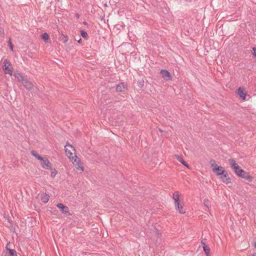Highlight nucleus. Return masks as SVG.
Masks as SVG:
<instances>
[{
	"label": "nucleus",
	"instance_id": "nucleus-1",
	"mask_svg": "<svg viewBox=\"0 0 256 256\" xmlns=\"http://www.w3.org/2000/svg\"><path fill=\"white\" fill-rule=\"evenodd\" d=\"M68 146L72 148L73 151H75V149L68 142H67L65 146V152L67 156L72 160L74 166L77 170H80L82 172L84 171V167L81 164L80 158H78L75 154H74V155L72 152L69 150L68 148H67Z\"/></svg>",
	"mask_w": 256,
	"mask_h": 256
},
{
	"label": "nucleus",
	"instance_id": "nucleus-2",
	"mask_svg": "<svg viewBox=\"0 0 256 256\" xmlns=\"http://www.w3.org/2000/svg\"><path fill=\"white\" fill-rule=\"evenodd\" d=\"M172 198L174 201V206L176 209L179 212L180 214H184L186 212L183 206L180 202V196L178 192H175L173 194Z\"/></svg>",
	"mask_w": 256,
	"mask_h": 256
},
{
	"label": "nucleus",
	"instance_id": "nucleus-3",
	"mask_svg": "<svg viewBox=\"0 0 256 256\" xmlns=\"http://www.w3.org/2000/svg\"><path fill=\"white\" fill-rule=\"evenodd\" d=\"M2 68L5 74H9L10 76L12 75L13 67L10 62L7 59L4 61Z\"/></svg>",
	"mask_w": 256,
	"mask_h": 256
},
{
	"label": "nucleus",
	"instance_id": "nucleus-4",
	"mask_svg": "<svg viewBox=\"0 0 256 256\" xmlns=\"http://www.w3.org/2000/svg\"><path fill=\"white\" fill-rule=\"evenodd\" d=\"M212 166V171L216 175L220 176L225 172L222 167L218 166L214 160H211L210 161Z\"/></svg>",
	"mask_w": 256,
	"mask_h": 256
},
{
	"label": "nucleus",
	"instance_id": "nucleus-5",
	"mask_svg": "<svg viewBox=\"0 0 256 256\" xmlns=\"http://www.w3.org/2000/svg\"><path fill=\"white\" fill-rule=\"evenodd\" d=\"M231 168L234 170L236 174L238 176L240 172H242V170L240 168L238 164L232 158L228 160Z\"/></svg>",
	"mask_w": 256,
	"mask_h": 256
},
{
	"label": "nucleus",
	"instance_id": "nucleus-6",
	"mask_svg": "<svg viewBox=\"0 0 256 256\" xmlns=\"http://www.w3.org/2000/svg\"><path fill=\"white\" fill-rule=\"evenodd\" d=\"M160 74L164 80H171L172 79L170 73L166 70H161Z\"/></svg>",
	"mask_w": 256,
	"mask_h": 256
},
{
	"label": "nucleus",
	"instance_id": "nucleus-7",
	"mask_svg": "<svg viewBox=\"0 0 256 256\" xmlns=\"http://www.w3.org/2000/svg\"><path fill=\"white\" fill-rule=\"evenodd\" d=\"M56 207L61 210V212L65 214H69V208L67 206L64 205L62 204L59 203L56 204Z\"/></svg>",
	"mask_w": 256,
	"mask_h": 256
},
{
	"label": "nucleus",
	"instance_id": "nucleus-8",
	"mask_svg": "<svg viewBox=\"0 0 256 256\" xmlns=\"http://www.w3.org/2000/svg\"><path fill=\"white\" fill-rule=\"evenodd\" d=\"M238 176L246 180L249 182H250L252 180V177L250 176V174L248 172L244 171L243 170L242 172L238 174Z\"/></svg>",
	"mask_w": 256,
	"mask_h": 256
},
{
	"label": "nucleus",
	"instance_id": "nucleus-9",
	"mask_svg": "<svg viewBox=\"0 0 256 256\" xmlns=\"http://www.w3.org/2000/svg\"><path fill=\"white\" fill-rule=\"evenodd\" d=\"M42 166L45 169L52 170V164L47 158H44L41 162Z\"/></svg>",
	"mask_w": 256,
	"mask_h": 256
},
{
	"label": "nucleus",
	"instance_id": "nucleus-10",
	"mask_svg": "<svg viewBox=\"0 0 256 256\" xmlns=\"http://www.w3.org/2000/svg\"><path fill=\"white\" fill-rule=\"evenodd\" d=\"M237 94L243 100L246 98V96L247 94L246 92H245V90L244 87H240L237 90Z\"/></svg>",
	"mask_w": 256,
	"mask_h": 256
},
{
	"label": "nucleus",
	"instance_id": "nucleus-11",
	"mask_svg": "<svg viewBox=\"0 0 256 256\" xmlns=\"http://www.w3.org/2000/svg\"><path fill=\"white\" fill-rule=\"evenodd\" d=\"M221 180L226 184H228L230 182V178L228 177V174L226 172H224L223 174L220 176Z\"/></svg>",
	"mask_w": 256,
	"mask_h": 256
},
{
	"label": "nucleus",
	"instance_id": "nucleus-12",
	"mask_svg": "<svg viewBox=\"0 0 256 256\" xmlns=\"http://www.w3.org/2000/svg\"><path fill=\"white\" fill-rule=\"evenodd\" d=\"M128 85L126 82H122L119 84L116 88V90L118 92H122L124 90H126L127 88Z\"/></svg>",
	"mask_w": 256,
	"mask_h": 256
},
{
	"label": "nucleus",
	"instance_id": "nucleus-13",
	"mask_svg": "<svg viewBox=\"0 0 256 256\" xmlns=\"http://www.w3.org/2000/svg\"><path fill=\"white\" fill-rule=\"evenodd\" d=\"M201 244L203 248L204 251L206 254V256H210V248L209 246L206 245L205 242H203V241H202Z\"/></svg>",
	"mask_w": 256,
	"mask_h": 256
},
{
	"label": "nucleus",
	"instance_id": "nucleus-14",
	"mask_svg": "<svg viewBox=\"0 0 256 256\" xmlns=\"http://www.w3.org/2000/svg\"><path fill=\"white\" fill-rule=\"evenodd\" d=\"M176 158V160L179 162H180L182 164H183L184 166H186V167H188V164H186V162L184 160L183 158H182V156H180V155H178V154H176V155H175L174 156Z\"/></svg>",
	"mask_w": 256,
	"mask_h": 256
},
{
	"label": "nucleus",
	"instance_id": "nucleus-15",
	"mask_svg": "<svg viewBox=\"0 0 256 256\" xmlns=\"http://www.w3.org/2000/svg\"><path fill=\"white\" fill-rule=\"evenodd\" d=\"M41 38L43 40L45 43H48L50 40V36L47 32H44L40 36Z\"/></svg>",
	"mask_w": 256,
	"mask_h": 256
},
{
	"label": "nucleus",
	"instance_id": "nucleus-16",
	"mask_svg": "<svg viewBox=\"0 0 256 256\" xmlns=\"http://www.w3.org/2000/svg\"><path fill=\"white\" fill-rule=\"evenodd\" d=\"M40 198H41V200L42 202L46 204L49 200L50 196L48 194H43L41 195Z\"/></svg>",
	"mask_w": 256,
	"mask_h": 256
},
{
	"label": "nucleus",
	"instance_id": "nucleus-17",
	"mask_svg": "<svg viewBox=\"0 0 256 256\" xmlns=\"http://www.w3.org/2000/svg\"><path fill=\"white\" fill-rule=\"evenodd\" d=\"M8 252L6 253L5 256H18L16 250L14 249H8Z\"/></svg>",
	"mask_w": 256,
	"mask_h": 256
},
{
	"label": "nucleus",
	"instance_id": "nucleus-18",
	"mask_svg": "<svg viewBox=\"0 0 256 256\" xmlns=\"http://www.w3.org/2000/svg\"><path fill=\"white\" fill-rule=\"evenodd\" d=\"M14 76L15 78H17L18 80H24V78L22 74L18 71L14 72Z\"/></svg>",
	"mask_w": 256,
	"mask_h": 256
},
{
	"label": "nucleus",
	"instance_id": "nucleus-19",
	"mask_svg": "<svg viewBox=\"0 0 256 256\" xmlns=\"http://www.w3.org/2000/svg\"><path fill=\"white\" fill-rule=\"evenodd\" d=\"M68 40V37L66 35L62 34L60 38V40L62 42L66 43Z\"/></svg>",
	"mask_w": 256,
	"mask_h": 256
},
{
	"label": "nucleus",
	"instance_id": "nucleus-20",
	"mask_svg": "<svg viewBox=\"0 0 256 256\" xmlns=\"http://www.w3.org/2000/svg\"><path fill=\"white\" fill-rule=\"evenodd\" d=\"M80 35L84 39L88 40V34L84 30H80Z\"/></svg>",
	"mask_w": 256,
	"mask_h": 256
},
{
	"label": "nucleus",
	"instance_id": "nucleus-21",
	"mask_svg": "<svg viewBox=\"0 0 256 256\" xmlns=\"http://www.w3.org/2000/svg\"><path fill=\"white\" fill-rule=\"evenodd\" d=\"M22 84L25 86L26 88V89L30 90L31 89V86H27V84L30 82V81H20Z\"/></svg>",
	"mask_w": 256,
	"mask_h": 256
},
{
	"label": "nucleus",
	"instance_id": "nucleus-22",
	"mask_svg": "<svg viewBox=\"0 0 256 256\" xmlns=\"http://www.w3.org/2000/svg\"><path fill=\"white\" fill-rule=\"evenodd\" d=\"M204 204L208 208H209L210 207V202L208 199L206 198L204 200Z\"/></svg>",
	"mask_w": 256,
	"mask_h": 256
},
{
	"label": "nucleus",
	"instance_id": "nucleus-23",
	"mask_svg": "<svg viewBox=\"0 0 256 256\" xmlns=\"http://www.w3.org/2000/svg\"><path fill=\"white\" fill-rule=\"evenodd\" d=\"M8 46L12 51L14 50V46L12 44L11 38H10L8 42Z\"/></svg>",
	"mask_w": 256,
	"mask_h": 256
},
{
	"label": "nucleus",
	"instance_id": "nucleus-24",
	"mask_svg": "<svg viewBox=\"0 0 256 256\" xmlns=\"http://www.w3.org/2000/svg\"><path fill=\"white\" fill-rule=\"evenodd\" d=\"M31 154L32 156L35 157L36 159L38 158L40 155H38L37 152L35 150H32L31 151Z\"/></svg>",
	"mask_w": 256,
	"mask_h": 256
},
{
	"label": "nucleus",
	"instance_id": "nucleus-25",
	"mask_svg": "<svg viewBox=\"0 0 256 256\" xmlns=\"http://www.w3.org/2000/svg\"><path fill=\"white\" fill-rule=\"evenodd\" d=\"M252 52L253 57L254 58H256V46L252 48Z\"/></svg>",
	"mask_w": 256,
	"mask_h": 256
},
{
	"label": "nucleus",
	"instance_id": "nucleus-26",
	"mask_svg": "<svg viewBox=\"0 0 256 256\" xmlns=\"http://www.w3.org/2000/svg\"><path fill=\"white\" fill-rule=\"evenodd\" d=\"M58 173V172L56 170L54 169L51 172V176L52 178H54L56 176V174H57Z\"/></svg>",
	"mask_w": 256,
	"mask_h": 256
},
{
	"label": "nucleus",
	"instance_id": "nucleus-27",
	"mask_svg": "<svg viewBox=\"0 0 256 256\" xmlns=\"http://www.w3.org/2000/svg\"><path fill=\"white\" fill-rule=\"evenodd\" d=\"M76 40H77L78 42L80 44H82V40L79 37V39L78 40H77L76 38H74Z\"/></svg>",
	"mask_w": 256,
	"mask_h": 256
},
{
	"label": "nucleus",
	"instance_id": "nucleus-28",
	"mask_svg": "<svg viewBox=\"0 0 256 256\" xmlns=\"http://www.w3.org/2000/svg\"><path fill=\"white\" fill-rule=\"evenodd\" d=\"M38 160H40L41 162L42 160H44V158H43L42 156H40L38 158H37Z\"/></svg>",
	"mask_w": 256,
	"mask_h": 256
},
{
	"label": "nucleus",
	"instance_id": "nucleus-29",
	"mask_svg": "<svg viewBox=\"0 0 256 256\" xmlns=\"http://www.w3.org/2000/svg\"><path fill=\"white\" fill-rule=\"evenodd\" d=\"M76 17L77 18H79L80 16V14H78L77 13V14H76Z\"/></svg>",
	"mask_w": 256,
	"mask_h": 256
},
{
	"label": "nucleus",
	"instance_id": "nucleus-30",
	"mask_svg": "<svg viewBox=\"0 0 256 256\" xmlns=\"http://www.w3.org/2000/svg\"><path fill=\"white\" fill-rule=\"evenodd\" d=\"M83 24L84 25H88V22L86 21L83 22Z\"/></svg>",
	"mask_w": 256,
	"mask_h": 256
},
{
	"label": "nucleus",
	"instance_id": "nucleus-31",
	"mask_svg": "<svg viewBox=\"0 0 256 256\" xmlns=\"http://www.w3.org/2000/svg\"><path fill=\"white\" fill-rule=\"evenodd\" d=\"M4 34L2 30L0 29V36L2 34Z\"/></svg>",
	"mask_w": 256,
	"mask_h": 256
},
{
	"label": "nucleus",
	"instance_id": "nucleus-32",
	"mask_svg": "<svg viewBox=\"0 0 256 256\" xmlns=\"http://www.w3.org/2000/svg\"><path fill=\"white\" fill-rule=\"evenodd\" d=\"M158 130L160 132H162L164 131L160 129V128H158Z\"/></svg>",
	"mask_w": 256,
	"mask_h": 256
},
{
	"label": "nucleus",
	"instance_id": "nucleus-33",
	"mask_svg": "<svg viewBox=\"0 0 256 256\" xmlns=\"http://www.w3.org/2000/svg\"><path fill=\"white\" fill-rule=\"evenodd\" d=\"M144 82V80H142V81H139V84H141V82Z\"/></svg>",
	"mask_w": 256,
	"mask_h": 256
},
{
	"label": "nucleus",
	"instance_id": "nucleus-34",
	"mask_svg": "<svg viewBox=\"0 0 256 256\" xmlns=\"http://www.w3.org/2000/svg\"><path fill=\"white\" fill-rule=\"evenodd\" d=\"M251 256H256V254H252Z\"/></svg>",
	"mask_w": 256,
	"mask_h": 256
},
{
	"label": "nucleus",
	"instance_id": "nucleus-35",
	"mask_svg": "<svg viewBox=\"0 0 256 256\" xmlns=\"http://www.w3.org/2000/svg\"><path fill=\"white\" fill-rule=\"evenodd\" d=\"M186 2H190L192 0H185Z\"/></svg>",
	"mask_w": 256,
	"mask_h": 256
},
{
	"label": "nucleus",
	"instance_id": "nucleus-36",
	"mask_svg": "<svg viewBox=\"0 0 256 256\" xmlns=\"http://www.w3.org/2000/svg\"><path fill=\"white\" fill-rule=\"evenodd\" d=\"M254 248H256V242L254 244Z\"/></svg>",
	"mask_w": 256,
	"mask_h": 256
}]
</instances>
